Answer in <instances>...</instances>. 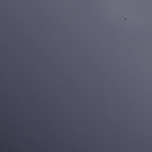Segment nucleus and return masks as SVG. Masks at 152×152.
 <instances>
[{
	"label": "nucleus",
	"mask_w": 152,
	"mask_h": 152,
	"mask_svg": "<svg viewBox=\"0 0 152 152\" xmlns=\"http://www.w3.org/2000/svg\"><path fill=\"white\" fill-rule=\"evenodd\" d=\"M41 95L40 94H39V95Z\"/></svg>",
	"instance_id": "nucleus-2"
},
{
	"label": "nucleus",
	"mask_w": 152,
	"mask_h": 152,
	"mask_svg": "<svg viewBox=\"0 0 152 152\" xmlns=\"http://www.w3.org/2000/svg\"><path fill=\"white\" fill-rule=\"evenodd\" d=\"M0 95H1L0 94Z\"/></svg>",
	"instance_id": "nucleus-6"
},
{
	"label": "nucleus",
	"mask_w": 152,
	"mask_h": 152,
	"mask_svg": "<svg viewBox=\"0 0 152 152\" xmlns=\"http://www.w3.org/2000/svg\"><path fill=\"white\" fill-rule=\"evenodd\" d=\"M28 95H30V94H29Z\"/></svg>",
	"instance_id": "nucleus-5"
},
{
	"label": "nucleus",
	"mask_w": 152,
	"mask_h": 152,
	"mask_svg": "<svg viewBox=\"0 0 152 152\" xmlns=\"http://www.w3.org/2000/svg\"><path fill=\"white\" fill-rule=\"evenodd\" d=\"M41 95L40 94H39V95Z\"/></svg>",
	"instance_id": "nucleus-3"
},
{
	"label": "nucleus",
	"mask_w": 152,
	"mask_h": 152,
	"mask_svg": "<svg viewBox=\"0 0 152 152\" xmlns=\"http://www.w3.org/2000/svg\"><path fill=\"white\" fill-rule=\"evenodd\" d=\"M20 95H21L20 94Z\"/></svg>",
	"instance_id": "nucleus-1"
},
{
	"label": "nucleus",
	"mask_w": 152,
	"mask_h": 152,
	"mask_svg": "<svg viewBox=\"0 0 152 152\" xmlns=\"http://www.w3.org/2000/svg\"><path fill=\"white\" fill-rule=\"evenodd\" d=\"M9 95H10V94Z\"/></svg>",
	"instance_id": "nucleus-4"
}]
</instances>
